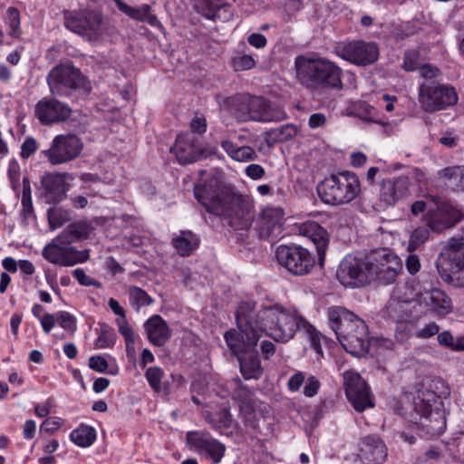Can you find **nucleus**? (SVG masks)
I'll list each match as a JSON object with an SVG mask.
<instances>
[{
  "label": "nucleus",
  "instance_id": "obj_1",
  "mask_svg": "<svg viewBox=\"0 0 464 464\" xmlns=\"http://www.w3.org/2000/svg\"><path fill=\"white\" fill-rule=\"evenodd\" d=\"M196 198L208 213L220 217L235 229H244L253 218V204L246 197L221 186L217 179L198 185L194 188Z\"/></svg>",
  "mask_w": 464,
  "mask_h": 464
},
{
  "label": "nucleus",
  "instance_id": "obj_2",
  "mask_svg": "<svg viewBox=\"0 0 464 464\" xmlns=\"http://www.w3.org/2000/svg\"><path fill=\"white\" fill-rule=\"evenodd\" d=\"M254 309L252 303H242L237 311L236 320L239 329L229 330L225 334V340L230 350L237 355L240 372L245 379H259L263 367L256 346L259 339V331L255 329L251 321Z\"/></svg>",
  "mask_w": 464,
  "mask_h": 464
},
{
  "label": "nucleus",
  "instance_id": "obj_3",
  "mask_svg": "<svg viewBox=\"0 0 464 464\" xmlns=\"http://www.w3.org/2000/svg\"><path fill=\"white\" fill-rule=\"evenodd\" d=\"M329 325L343 349L353 356L366 354L370 347L366 323L342 306H333L327 312Z\"/></svg>",
  "mask_w": 464,
  "mask_h": 464
},
{
  "label": "nucleus",
  "instance_id": "obj_4",
  "mask_svg": "<svg viewBox=\"0 0 464 464\" xmlns=\"http://www.w3.org/2000/svg\"><path fill=\"white\" fill-rule=\"evenodd\" d=\"M255 307V304H252ZM255 308L251 314L254 328L258 329L259 335L267 331L268 335L277 342H288L297 330H303L306 334L314 331V326L302 316L291 313L279 305L267 306L255 314Z\"/></svg>",
  "mask_w": 464,
  "mask_h": 464
},
{
  "label": "nucleus",
  "instance_id": "obj_5",
  "mask_svg": "<svg viewBox=\"0 0 464 464\" xmlns=\"http://www.w3.org/2000/svg\"><path fill=\"white\" fill-rule=\"evenodd\" d=\"M297 80L306 88L342 89L341 69L321 57L300 55L295 61Z\"/></svg>",
  "mask_w": 464,
  "mask_h": 464
},
{
  "label": "nucleus",
  "instance_id": "obj_6",
  "mask_svg": "<svg viewBox=\"0 0 464 464\" xmlns=\"http://www.w3.org/2000/svg\"><path fill=\"white\" fill-rule=\"evenodd\" d=\"M411 418L423 436H439L446 429V418L441 409V401L433 392L418 393L413 401Z\"/></svg>",
  "mask_w": 464,
  "mask_h": 464
},
{
  "label": "nucleus",
  "instance_id": "obj_7",
  "mask_svg": "<svg viewBox=\"0 0 464 464\" xmlns=\"http://www.w3.org/2000/svg\"><path fill=\"white\" fill-rule=\"evenodd\" d=\"M321 199L328 205L351 203L361 194L358 176L351 171H341L324 178L317 186Z\"/></svg>",
  "mask_w": 464,
  "mask_h": 464
},
{
  "label": "nucleus",
  "instance_id": "obj_8",
  "mask_svg": "<svg viewBox=\"0 0 464 464\" xmlns=\"http://www.w3.org/2000/svg\"><path fill=\"white\" fill-rule=\"evenodd\" d=\"M235 116L242 122L281 121L287 118L286 112L279 105L274 104L260 96H249L237 100L234 104Z\"/></svg>",
  "mask_w": 464,
  "mask_h": 464
},
{
  "label": "nucleus",
  "instance_id": "obj_9",
  "mask_svg": "<svg viewBox=\"0 0 464 464\" xmlns=\"http://www.w3.org/2000/svg\"><path fill=\"white\" fill-rule=\"evenodd\" d=\"M47 82L51 93L56 96H70L76 91L87 94L92 90L88 79L69 63L53 67L48 73Z\"/></svg>",
  "mask_w": 464,
  "mask_h": 464
},
{
  "label": "nucleus",
  "instance_id": "obj_10",
  "mask_svg": "<svg viewBox=\"0 0 464 464\" xmlns=\"http://www.w3.org/2000/svg\"><path fill=\"white\" fill-rule=\"evenodd\" d=\"M336 276L345 287H362L372 282L370 253L347 255L341 261Z\"/></svg>",
  "mask_w": 464,
  "mask_h": 464
},
{
  "label": "nucleus",
  "instance_id": "obj_11",
  "mask_svg": "<svg viewBox=\"0 0 464 464\" xmlns=\"http://www.w3.org/2000/svg\"><path fill=\"white\" fill-rule=\"evenodd\" d=\"M458 95L452 86L436 81L426 82L419 86V102L427 112L442 111L456 104Z\"/></svg>",
  "mask_w": 464,
  "mask_h": 464
},
{
  "label": "nucleus",
  "instance_id": "obj_12",
  "mask_svg": "<svg viewBox=\"0 0 464 464\" xmlns=\"http://www.w3.org/2000/svg\"><path fill=\"white\" fill-rule=\"evenodd\" d=\"M277 263L294 276H305L315 266L314 256L297 245H280L276 249Z\"/></svg>",
  "mask_w": 464,
  "mask_h": 464
},
{
  "label": "nucleus",
  "instance_id": "obj_13",
  "mask_svg": "<svg viewBox=\"0 0 464 464\" xmlns=\"http://www.w3.org/2000/svg\"><path fill=\"white\" fill-rule=\"evenodd\" d=\"M64 25L92 43L100 41L105 32L102 15L96 11L68 12L64 15Z\"/></svg>",
  "mask_w": 464,
  "mask_h": 464
},
{
  "label": "nucleus",
  "instance_id": "obj_14",
  "mask_svg": "<svg viewBox=\"0 0 464 464\" xmlns=\"http://www.w3.org/2000/svg\"><path fill=\"white\" fill-rule=\"evenodd\" d=\"M372 282L393 284L402 271L401 258L390 249L381 248L370 252Z\"/></svg>",
  "mask_w": 464,
  "mask_h": 464
},
{
  "label": "nucleus",
  "instance_id": "obj_15",
  "mask_svg": "<svg viewBox=\"0 0 464 464\" xmlns=\"http://www.w3.org/2000/svg\"><path fill=\"white\" fill-rule=\"evenodd\" d=\"M83 149L82 140L72 133L56 135L49 149L42 153L52 165L70 162L78 158Z\"/></svg>",
  "mask_w": 464,
  "mask_h": 464
},
{
  "label": "nucleus",
  "instance_id": "obj_16",
  "mask_svg": "<svg viewBox=\"0 0 464 464\" xmlns=\"http://www.w3.org/2000/svg\"><path fill=\"white\" fill-rule=\"evenodd\" d=\"M89 253L88 249L77 250L74 246L64 245L62 241H58L57 237L46 245L42 251L44 259L62 266H73L79 263H83L89 259Z\"/></svg>",
  "mask_w": 464,
  "mask_h": 464
},
{
  "label": "nucleus",
  "instance_id": "obj_17",
  "mask_svg": "<svg viewBox=\"0 0 464 464\" xmlns=\"http://www.w3.org/2000/svg\"><path fill=\"white\" fill-rule=\"evenodd\" d=\"M436 266L445 282L464 287V250L442 249Z\"/></svg>",
  "mask_w": 464,
  "mask_h": 464
},
{
  "label": "nucleus",
  "instance_id": "obj_18",
  "mask_svg": "<svg viewBox=\"0 0 464 464\" xmlns=\"http://www.w3.org/2000/svg\"><path fill=\"white\" fill-rule=\"evenodd\" d=\"M343 378L346 397L357 411L362 412L367 408H373L370 389L359 373L346 371Z\"/></svg>",
  "mask_w": 464,
  "mask_h": 464
},
{
  "label": "nucleus",
  "instance_id": "obj_19",
  "mask_svg": "<svg viewBox=\"0 0 464 464\" xmlns=\"http://www.w3.org/2000/svg\"><path fill=\"white\" fill-rule=\"evenodd\" d=\"M186 440L190 449L209 458L214 464L219 463L224 457L225 445L213 438L208 432L201 430L188 431Z\"/></svg>",
  "mask_w": 464,
  "mask_h": 464
},
{
  "label": "nucleus",
  "instance_id": "obj_20",
  "mask_svg": "<svg viewBox=\"0 0 464 464\" xmlns=\"http://www.w3.org/2000/svg\"><path fill=\"white\" fill-rule=\"evenodd\" d=\"M436 209L430 214L428 227L434 232L440 233L454 227L461 220L460 211L439 196H430Z\"/></svg>",
  "mask_w": 464,
  "mask_h": 464
},
{
  "label": "nucleus",
  "instance_id": "obj_21",
  "mask_svg": "<svg viewBox=\"0 0 464 464\" xmlns=\"http://www.w3.org/2000/svg\"><path fill=\"white\" fill-rule=\"evenodd\" d=\"M341 58L358 65H367L374 63L379 55L378 47L373 43L355 41L339 44L335 48Z\"/></svg>",
  "mask_w": 464,
  "mask_h": 464
},
{
  "label": "nucleus",
  "instance_id": "obj_22",
  "mask_svg": "<svg viewBox=\"0 0 464 464\" xmlns=\"http://www.w3.org/2000/svg\"><path fill=\"white\" fill-rule=\"evenodd\" d=\"M283 218L282 208H266L253 219L250 227L258 238L266 240L281 233Z\"/></svg>",
  "mask_w": 464,
  "mask_h": 464
},
{
  "label": "nucleus",
  "instance_id": "obj_23",
  "mask_svg": "<svg viewBox=\"0 0 464 464\" xmlns=\"http://www.w3.org/2000/svg\"><path fill=\"white\" fill-rule=\"evenodd\" d=\"M71 114V108L54 98L42 99L34 108V115L43 125L64 121Z\"/></svg>",
  "mask_w": 464,
  "mask_h": 464
},
{
  "label": "nucleus",
  "instance_id": "obj_24",
  "mask_svg": "<svg viewBox=\"0 0 464 464\" xmlns=\"http://www.w3.org/2000/svg\"><path fill=\"white\" fill-rule=\"evenodd\" d=\"M171 150L181 164L197 161L203 153L198 138L191 132L179 135Z\"/></svg>",
  "mask_w": 464,
  "mask_h": 464
},
{
  "label": "nucleus",
  "instance_id": "obj_25",
  "mask_svg": "<svg viewBox=\"0 0 464 464\" xmlns=\"http://www.w3.org/2000/svg\"><path fill=\"white\" fill-rule=\"evenodd\" d=\"M357 456L362 464H382L387 456L386 447L378 436L368 435L361 439Z\"/></svg>",
  "mask_w": 464,
  "mask_h": 464
},
{
  "label": "nucleus",
  "instance_id": "obj_26",
  "mask_svg": "<svg viewBox=\"0 0 464 464\" xmlns=\"http://www.w3.org/2000/svg\"><path fill=\"white\" fill-rule=\"evenodd\" d=\"M410 195V179L398 176L384 179L380 188V200L386 206H393L399 200Z\"/></svg>",
  "mask_w": 464,
  "mask_h": 464
},
{
  "label": "nucleus",
  "instance_id": "obj_27",
  "mask_svg": "<svg viewBox=\"0 0 464 464\" xmlns=\"http://www.w3.org/2000/svg\"><path fill=\"white\" fill-rule=\"evenodd\" d=\"M41 184V197L48 204L60 202L68 189L64 175L59 173H46L42 177Z\"/></svg>",
  "mask_w": 464,
  "mask_h": 464
},
{
  "label": "nucleus",
  "instance_id": "obj_28",
  "mask_svg": "<svg viewBox=\"0 0 464 464\" xmlns=\"http://www.w3.org/2000/svg\"><path fill=\"white\" fill-rule=\"evenodd\" d=\"M300 235L311 239L314 244L318 256V264L324 266L325 251L329 244L327 231L316 222H305L299 227Z\"/></svg>",
  "mask_w": 464,
  "mask_h": 464
},
{
  "label": "nucleus",
  "instance_id": "obj_29",
  "mask_svg": "<svg viewBox=\"0 0 464 464\" xmlns=\"http://www.w3.org/2000/svg\"><path fill=\"white\" fill-rule=\"evenodd\" d=\"M144 326L150 342L156 346H162L170 337V330L160 315L150 317Z\"/></svg>",
  "mask_w": 464,
  "mask_h": 464
},
{
  "label": "nucleus",
  "instance_id": "obj_30",
  "mask_svg": "<svg viewBox=\"0 0 464 464\" xmlns=\"http://www.w3.org/2000/svg\"><path fill=\"white\" fill-rule=\"evenodd\" d=\"M199 237L190 230H181L175 234L171 245L180 256H189L199 246Z\"/></svg>",
  "mask_w": 464,
  "mask_h": 464
},
{
  "label": "nucleus",
  "instance_id": "obj_31",
  "mask_svg": "<svg viewBox=\"0 0 464 464\" xmlns=\"http://www.w3.org/2000/svg\"><path fill=\"white\" fill-rule=\"evenodd\" d=\"M118 8L123 12L125 14L130 16L132 19L146 22L150 25L154 27L161 26L160 21L157 16L150 13V7L148 5H143L140 7H131L127 4L123 3L121 0H114Z\"/></svg>",
  "mask_w": 464,
  "mask_h": 464
},
{
  "label": "nucleus",
  "instance_id": "obj_32",
  "mask_svg": "<svg viewBox=\"0 0 464 464\" xmlns=\"http://www.w3.org/2000/svg\"><path fill=\"white\" fill-rule=\"evenodd\" d=\"M91 231L92 227L86 221H78L67 226L57 237L58 241L71 246L72 243L87 238Z\"/></svg>",
  "mask_w": 464,
  "mask_h": 464
},
{
  "label": "nucleus",
  "instance_id": "obj_33",
  "mask_svg": "<svg viewBox=\"0 0 464 464\" xmlns=\"http://www.w3.org/2000/svg\"><path fill=\"white\" fill-rule=\"evenodd\" d=\"M424 300L430 304L432 310L439 315H446L452 310V301L450 297L440 289H432L424 297Z\"/></svg>",
  "mask_w": 464,
  "mask_h": 464
},
{
  "label": "nucleus",
  "instance_id": "obj_34",
  "mask_svg": "<svg viewBox=\"0 0 464 464\" xmlns=\"http://www.w3.org/2000/svg\"><path fill=\"white\" fill-rule=\"evenodd\" d=\"M445 186L453 191L464 190V166H452L439 172Z\"/></svg>",
  "mask_w": 464,
  "mask_h": 464
},
{
  "label": "nucleus",
  "instance_id": "obj_35",
  "mask_svg": "<svg viewBox=\"0 0 464 464\" xmlns=\"http://www.w3.org/2000/svg\"><path fill=\"white\" fill-rule=\"evenodd\" d=\"M221 147L236 161L247 162L258 158L255 150L250 146H237L232 141L226 140L221 142Z\"/></svg>",
  "mask_w": 464,
  "mask_h": 464
},
{
  "label": "nucleus",
  "instance_id": "obj_36",
  "mask_svg": "<svg viewBox=\"0 0 464 464\" xmlns=\"http://www.w3.org/2000/svg\"><path fill=\"white\" fill-rule=\"evenodd\" d=\"M203 418L215 430L229 428L232 424L231 414L226 407L215 412L204 411Z\"/></svg>",
  "mask_w": 464,
  "mask_h": 464
},
{
  "label": "nucleus",
  "instance_id": "obj_37",
  "mask_svg": "<svg viewBox=\"0 0 464 464\" xmlns=\"http://www.w3.org/2000/svg\"><path fill=\"white\" fill-rule=\"evenodd\" d=\"M297 133V129L293 124H285L284 126L272 129L266 132L265 141L270 148L276 142H284L291 139Z\"/></svg>",
  "mask_w": 464,
  "mask_h": 464
},
{
  "label": "nucleus",
  "instance_id": "obj_38",
  "mask_svg": "<svg viewBox=\"0 0 464 464\" xmlns=\"http://www.w3.org/2000/svg\"><path fill=\"white\" fill-rule=\"evenodd\" d=\"M70 439L79 447H90L96 440V430L91 426L81 425L72 431Z\"/></svg>",
  "mask_w": 464,
  "mask_h": 464
},
{
  "label": "nucleus",
  "instance_id": "obj_39",
  "mask_svg": "<svg viewBox=\"0 0 464 464\" xmlns=\"http://www.w3.org/2000/svg\"><path fill=\"white\" fill-rule=\"evenodd\" d=\"M130 303L132 307L140 311L142 306H148L152 304L153 299L140 287L131 285L128 289Z\"/></svg>",
  "mask_w": 464,
  "mask_h": 464
},
{
  "label": "nucleus",
  "instance_id": "obj_40",
  "mask_svg": "<svg viewBox=\"0 0 464 464\" xmlns=\"http://www.w3.org/2000/svg\"><path fill=\"white\" fill-rule=\"evenodd\" d=\"M232 67L237 72L247 71L256 66V60L250 54L237 51L232 57Z\"/></svg>",
  "mask_w": 464,
  "mask_h": 464
},
{
  "label": "nucleus",
  "instance_id": "obj_41",
  "mask_svg": "<svg viewBox=\"0 0 464 464\" xmlns=\"http://www.w3.org/2000/svg\"><path fill=\"white\" fill-rule=\"evenodd\" d=\"M219 5L218 0H197L195 9L209 20H215Z\"/></svg>",
  "mask_w": 464,
  "mask_h": 464
},
{
  "label": "nucleus",
  "instance_id": "obj_42",
  "mask_svg": "<svg viewBox=\"0 0 464 464\" xmlns=\"http://www.w3.org/2000/svg\"><path fill=\"white\" fill-rule=\"evenodd\" d=\"M430 236V229L426 227H419L415 228L411 235L407 246L409 252L416 251L420 246H421Z\"/></svg>",
  "mask_w": 464,
  "mask_h": 464
},
{
  "label": "nucleus",
  "instance_id": "obj_43",
  "mask_svg": "<svg viewBox=\"0 0 464 464\" xmlns=\"http://www.w3.org/2000/svg\"><path fill=\"white\" fill-rule=\"evenodd\" d=\"M50 228L54 230L62 227L70 218V213L60 208H51L47 212Z\"/></svg>",
  "mask_w": 464,
  "mask_h": 464
},
{
  "label": "nucleus",
  "instance_id": "obj_44",
  "mask_svg": "<svg viewBox=\"0 0 464 464\" xmlns=\"http://www.w3.org/2000/svg\"><path fill=\"white\" fill-rule=\"evenodd\" d=\"M163 376V370L157 366L149 367L145 372V377L150 386L157 393L162 391L161 381Z\"/></svg>",
  "mask_w": 464,
  "mask_h": 464
},
{
  "label": "nucleus",
  "instance_id": "obj_45",
  "mask_svg": "<svg viewBox=\"0 0 464 464\" xmlns=\"http://www.w3.org/2000/svg\"><path fill=\"white\" fill-rule=\"evenodd\" d=\"M6 24L9 26V34L13 37L20 35V13L14 7H9L5 15Z\"/></svg>",
  "mask_w": 464,
  "mask_h": 464
},
{
  "label": "nucleus",
  "instance_id": "obj_46",
  "mask_svg": "<svg viewBox=\"0 0 464 464\" xmlns=\"http://www.w3.org/2000/svg\"><path fill=\"white\" fill-rule=\"evenodd\" d=\"M115 334L112 329L107 325H103L101 334L95 342L98 348H107L114 344Z\"/></svg>",
  "mask_w": 464,
  "mask_h": 464
},
{
  "label": "nucleus",
  "instance_id": "obj_47",
  "mask_svg": "<svg viewBox=\"0 0 464 464\" xmlns=\"http://www.w3.org/2000/svg\"><path fill=\"white\" fill-rule=\"evenodd\" d=\"M73 277L79 282L80 285L84 286L101 287V283L92 277L86 275L82 268H76L72 271Z\"/></svg>",
  "mask_w": 464,
  "mask_h": 464
},
{
  "label": "nucleus",
  "instance_id": "obj_48",
  "mask_svg": "<svg viewBox=\"0 0 464 464\" xmlns=\"http://www.w3.org/2000/svg\"><path fill=\"white\" fill-rule=\"evenodd\" d=\"M57 321L59 325L70 333H73L76 329V322L74 317L68 312L62 311L58 314Z\"/></svg>",
  "mask_w": 464,
  "mask_h": 464
},
{
  "label": "nucleus",
  "instance_id": "obj_49",
  "mask_svg": "<svg viewBox=\"0 0 464 464\" xmlns=\"http://www.w3.org/2000/svg\"><path fill=\"white\" fill-rule=\"evenodd\" d=\"M119 332L125 339L127 346L134 343V334L131 327L129 325L126 317L117 320Z\"/></svg>",
  "mask_w": 464,
  "mask_h": 464
},
{
  "label": "nucleus",
  "instance_id": "obj_50",
  "mask_svg": "<svg viewBox=\"0 0 464 464\" xmlns=\"http://www.w3.org/2000/svg\"><path fill=\"white\" fill-rule=\"evenodd\" d=\"M38 148L37 141L33 137H27L21 145V157L28 159Z\"/></svg>",
  "mask_w": 464,
  "mask_h": 464
},
{
  "label": "nucleus",
  "instance_id": "obj_51",
  "mask_svg": "<svg viewBox=\"0 0 464 464\" xmlns=\"http://www.w3.org/2000/svg\"><path fill=\"white\" fill-rule=\"evenodd\" d=\"M418 53L415 50L405 52L403 68L406 71H414L419 69L420 65L418 64Z\"/></svg>",
  "mask_w": 464,
  "mask_h": 464
},
{
  "label": "nucleus",
  "instance_id": "obj_52",
  "mask_svg": "<svg viewBox=\"0 0 464 464\" xmlns=\"http://www.w3.org/2000/svg\"><path fill=\"white\" fill-rule=\"evenodd\" d=\"M31 187L29 179L24 177L23 179V195H22V204L24 210H32V196H31Z\"/></svg>",
  "mask_w": 464,
  "mask_h": 464
},
{
  "label": "nucleus",
  "instance_id": "obj_53",
  "mask_svg": "<svg viewBox=\"0 0 464 464\" xmlns=\"http://www.w3.org/2000/svg\"><path fill=\"white\" fill-rule=\"evenodd\" d=\"M405 267L409 274L416 275L420 267V261L417 255L413 254V252H410L409 256L405 259Z\"/></svg>",
  "mask_w": 464,
  "mask_h": 464
},
{
  "label": "nucleus",
  "instance_id": "obj_54",
  "mask_svg": "<svg viewBox=\"0 0 464 464\" xmlns=\"http://www.w3.org/2000/svg\"><path fill=\"white\" fill-rule=\"evenodd\" d=\"M191 133L203 134L207 130V120L202 115H195L190 122Z\"/></svg>",
  "mask_w": 464,
  "mask_h": 464
},
{
  "label": "nucleus",
  "instance_id": "obj_55",
  "mask_svg": "<svg viewBox=\"0 0 464 464\" xmlns=\"http://www.w3.org/2000/svg\"><path fill=\"white\" fill-rule=\"evenodd\" d=\"M108 366V362L101 355L92 356L89 359V367L97 372H104Z\"/></svg>",
  "mask_w": 464,
  "mask_h": 464
},
{
  "label": "nucleus",
  "instance_id": "obj_56",
  "mask_svg": "<svg viewBox=\"0 0 464 464\" xmlns=\"http://www.w3.org/2000/svg\"><path fill=\"white\" fill-rule=\"evenodd\" d=\"M8 176L10 179L12 188L16 191L19 187L20 170L16 162H11L8 168Z\"/></svg>",
  "mask_w": 464,
  "mask_h": 464
},
{
  "label": "nucleus",
  "instance_id": "obj_57",
  "mask_svg": "<svg viewBox=\"0 0 464 464\" xmlns=\"http://www.w3.org/2000/svg\"><path fill=\"white\" fill-rule=\"evenodd\" d=\"M63 424V420L60 418H48L41 425V430L46 433H53Z\"/></svg>",
  "mask_w": 464,
  "mask_h": 464
},
{
  "label": "nucleus",
  "instance_id": "obj_58",
  "mask_svg": "<svg viewBox=\"0 0 464 464\" xmlns=\"http://www.w3.org/2000/svg\"><path fill=\"white\" fill-rule=\"evenodd\" d=\"M404 304L396 300L390 301L386 306L387 314L392 320H401L399 312L402 310Z\"/></svg>",
  "mask_w": 464,
  "mask_h": 464
},
{
  "label": "nucleus",
  "instance_id": "obj_59",
  "mask_svg": "<svg viewBox=\"0 0 464 464\" xmlns=\"http://www.w3.org/2000/svg\"><path fill=\"white\" fill-rule=\"evenodd\" d=\"M320 388V382L314 377L310 376L304 387V394L307 397L314 396Z\"/></svg>",
  "mask_w": 464,
  "mask_h": 464
},
{
  "label": "nucleus",
  "instance_id": "obj_60",
  "mask_svg": "<svg viewBox=\"0 0 464 464\" xmlns=\"http://www.w3.org/2000/svg\"><path fill=\"white\" fill-rule=\"evenodd\" d=\"M440 327L435 323H430L417 330L416 336L419 338H430L439 333Z\"/></svg>",
  "mask_w": 464,
  "mask_h": 464
},
{
  "label": "nucleus",
  "instance_id": "obj_61",
  "mask_svg": "<svg viewBox=\"0 0 464 464\" xmlns=\"http://www.w3.org/2000/svg\"><path fill=\"white\" fill-rule=\"evenodd\" d=\"M420 75L424 79H433L440 75V72L439 68L430 64H424L419 67Z\"/></svg>",
  "mask_w": 464,
  "mask_h": 464
},
{
  "label": "nucleus",
  "instance_id": "obj_62",
  "mask_svg": "<svg viewBox=\"0 0 464 464\" xmlns=\"http://www.w3.org/2000/svg\"><path fill=\"white\" fill-rule=\"evenodd\" d=\"M265 169L258 164H250L246 168V174L252 179H260L265 176Z\"/></svg>",
  "mask_w": 464,
  "mask_h": 464
},
{
  "label": "nucleus",
  "instance_id": "obj_63",
  "mask_svg": "<svg viewBox=\"0 0 464 464\" xmlns=\"http://www.w3.org/2000/svg\"><path fill=\"white\" fill-rule=\"evenodd\" d=\"M247 42L250 45L257 49L264 48L267 43L265 35L256 33L251 34L247 38Z\"/></svg>",
  "mask_w": 464,
  "mask_h": 464
},
{
  "label": "nucleus",
  "instance_id": "obj_64",
  "mask_svg": "<svg viewBox=\"0 0 464 464\" xmlns=\"http://www.w3.org/2000/svg\"><path fill=\"white\" fill-rule=\"evenodd\" d=\"M305 379L302 372L295 373L288 382V387L291 391L296 392L300 389Z\"/></svg>",
  "mask_w": 464,
  "mask_h": 464
}]
</instances>
